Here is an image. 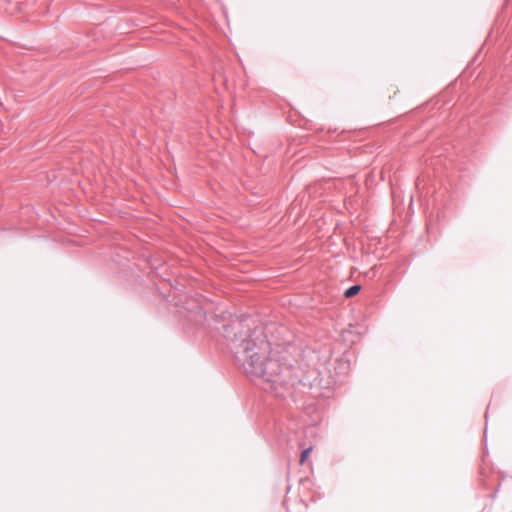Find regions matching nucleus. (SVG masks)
I'll return each mask as SVG.
<instances>
[{
  "label": "nucleus",
  "instance_id": "nucleus-1",
  "mask_svg": "<svg viewBox=\"0 0 512 512\" xmlns=\"http://www.w3.org/2000/svg\"><path fill=\"white\" fill-rule=\"evenodd\" d=\"M244 351L247 357L245 370L251 376L272 381L280 372L279 362L267 357L270 345L265 339L258 337L247 341Z\"/></svg>",
  "mask_w": 512,
  "mask_h": 512
},
{
  "label": "nucleus",
  "instance_id": "nucleus-2",
  "mask_svg": "<svg viewBox=\"0 0 512 512\" xmlns=\"http://www.w3.org/2000/svg\"><path fill=\"white\" fill-rule=\"evenodd\" d=\"M361 287L359 285H354V286H351L350 288H348L344 295L346 298H351L353 296H355L356 294L359 293Z\"/></svg>",
  "mask_w": 512,
  "mask_h": 512
},
{
  "label": "nucleus",
  "instance_id": "nucleus-3",
  "mask_svg": "<svg viewBox=\"0 0 512 512\" xmlns=\"http://www.w3.org/2000/svg\"><path fill=\"white\" fill-rule=\"evenodd\" d=\"M311 452H312V447H309V448L303 450V452L301 453V456H300V464L301 465H303L307 461Z\"/></svg>",
  "mask_w": 512,
  "mask_h": 512
}]
</instances>
